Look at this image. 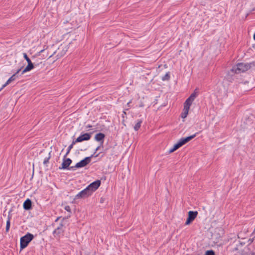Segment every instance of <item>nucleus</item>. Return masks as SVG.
<instances>
[{
	"label": "nucleus",
	"instance_id": "f257e3e1",
	"mask_svg": "<svg viewBox=\"0 0 255 255\" xmlns=\"http://www.w3.org/2000/svg\"><path fill=\"white\" fill-rule=\"evenodd\" d=\"M251 67V64L240 63L232 69L233 72L236 73H240L245 72Z\"/></svg>",
	"mask_w": 255,
	"mask_h": 255
},
{
	"label": "nucleus",
	"instance_id": "f03ea898",
	"mask_svg": "<svg viewBox=\"0 0 255 255\" xmlns=\"http://www.w3.org/2000/svg\"><path fill=\"white\" fill-rule=\"evenodd\" d=\"M197 89H195L194 92L189 96V97L185 101L184 106V112H189L190 110V107L192 103L194 101L195 98L198 96V92Z\"/></svg>",
	"mask_w": 255,
	"mask_h": 255
},
{
	"label": "nucleus",
	"instance_id": "7ed1b4c3",
	"mask_svg": "<svg viewBox=\"0 0 255 255\" xmlns=\"http://www.w3.org/2000/svg\"><path fill=\"white\" fill-rule=\"evenodd\" d=\"M34 236L30 233H27L20 239V246L21 249L26 248L29 243L33 239Z\"/></svg>",
	"mask_w": 255,
	"mask_h": 255
},
{
	"label": "nucleus",
	"instance_id": "20e7f679",
	"mask_svg": "<svg viewBox=\"0 0 255 255\" xmlns=\"http://www.w3.org/2000/svg\"><path fill=\"white\" fill-rule=\"evenodd\" d=\"M91 156L87 157L80 162H78L75 166H71L69 168V169H73L74 168H81L86 166L91 162Z\"/></svg>",
	"mask_w": 255,
	"mask_h": 255
},
{
	"label": "nucleus",
	"instance_id": "39448f33",
	"mask_svg": "<svg viewBox=\"0 0 255 255\" xmlns=\"http://www.w3.org/2000/svg\"><path fill=\"white\" fill-rule=\"evenodd\" d=\"M24 58L27 62L28 65L27 66L22 70L21 72V74H23L24 73L30 71L34 68L33 64L32 63L31 60L28 57L27 54L25 53H23Z\"/></svg>",
	"mask_w": 255,
	"mask_h": 255
},
{
	"label": "nucleus",
	"instance_id": "423d86ee",
	"mask_svg": "<svg viewBox=\"0 0 255 255\" xmlns=\"http://www.w3.org/2000/svg\"><path fill=\"white\" fill-rule=\"evenodd\" d=\"M92 194L91 193V191H90V190L89 188L86 187L85 189L80 192L78 194H77L74 199H81V198H85L89 196H90Z\"/></svg>",
	"mask_w": 255,
	"mask_h": 255
},
{
	"label": "nucleus",
	"instance_id": "0eeeda50",
	"mask_svg": "<svg viewBox=\"0 0 255 255\" xmlns=\"http://www.w3.org/2000/svg\"><path fill=\"white\" fill-rule=\"evenodd\" d=\"M188 216L185 222V225H189L195 219L197 216L198 212L190 211L188 212Z\"/></svg>",
	"mask_w": 255,
	"mask_h": 255
},
{
	"label": "nucleus",
	"instance_id": "6e6552de",
	"mask_svg": "<svg viewBox=\"0 0 255 255\" xmlns=\"http://www.w3.org/2000/svg\"><path fill=\"white\" fill-rule=\"evenodd\" d=\"M101 185L100 180H96L93 183H91L87 187L89 189L91 193H92L94 191H96Z\"/></svg>",
	"mask_w": 255,
	"mask_h": 255
},
{
	"label": "nucleus",
	"instance_id": "1a4fd4ad",
	"mask_svg": "<svg viewBox=\"0 0 255 255\" xmlns=\"http://www.w3.org/2000/svg\"><path fill=\"white\" fill-rule=\"evenodd\" d=\"M21 69H19L16 72L12 75L6 82V83L3 84L2 87L0 88V91L2 90L4 87H5L7 85H8L11 82L15 80L17 77V75L19 74V72L20 71Z\"/></svg>",
	"mask_w": 255,
	"mask_h": 255
},
{
	"label": "nucleus",
	"instance_id": "9d476101",
	"mask_svg": "<svg viewBox=\"0 0 255 255\" xmlns=\"http://www.w3.org/2000/svg\"><path fill=\"white\" fill-rule=\"evenodd\" d=\"M91 138L90 134L88 133H85L82 135H80L77 139L75 140L77 142H82L84 140H88L90 139Z\"/></svg>",
	"mask_w": 255,
	"mask_h": 255
},
{
	"label": "nucleus",
	"instance_id": "9b49d317",
	"mask_svg": "<svg viewBox=\"0 0 255 255\" xmlns=\"http://www.w3.org/2000/svg\"><path fill=\"white\" fill-rule=\"evenodd\" d=\"M105 135L101 132L97 133L95 136V139L101 142V145H103L104 143Z\"/></svg>",
	"mask_w": 255,
	"mask_h": 255
},
{
	"label": "nucleus",
	"instance_id": "f8f14e48",
	"mask_svg": "<svg viewBox=\"0 0 255 255\" xmlns=\"http://www.w3.org/2000/svg\"><path fill=\"white\" fill-rule=\"evenodd\" d=\"M72 162V160L70 158L64 159L62 163V167L59 169H67Z\"/></svg>",
	"mask_w": 255,
	"mask_h": 255
},
{
	"label": "nucleus",
	"instance_id": "ddd939ff",
	"mask_svg": "<svg viewBox=\"0 0 255 255\" xmlns=\"http://www.w3.org/2000/svg\"><path fill=\"white\" fill-rule=\"evenodd\" d=\"M23 208L25 210H29L31 208V201L27 199L23 203Z\"/></svg>",
	"mask_w": 255,
	"mask_h": 255
},
{
	"label": "nucleus",
	"instance_id": "4468645a",
	"mask_svg": "<svg viewBox=\"0 0 255 255\" xmlns=\"http://www.w3.org/2000/svg\"><path fill=\"white\" fill-rule=\"evenodd\" d=\"M46 153L47 155L45 156V157L44 159V160H43L44 164H46L47 163H48L49 160L50 159V158L51 157L50 152H45V151H42L41 152V153Z\"/></svg>",
	"mask_w": 255,
	"mask_h": 255
},
{
	"label": "nucleus",
	"instance_id": "2eb2a0df",
	"mask_svg": "<svg viewBox=\"0 0 255 255\" xmlns=\"http://www.w3.org/2000/svg\"><path fill=\"white\" fill-rule=\"evenodd\" d=\"M182 145H181L180 143L179 142V141L176 144H175L174 146L171 148L168 152L169 153H171L172 152H173L174 151H175L176 150H177L178 148H179L180 147H181Z\"/></svg>",
	"mask_w": 255,
	"mask_h": 255
},
{
	"label": "nucleus",
	"instance_id": "dca6fc26",
	"mask_svg": "<svg viewBox=\"0 0 255 255\" xmlns=\"http://www.w3.org/2000/svg\"><path fill=\"white\" fill-rule=\"evenodd\" d=\"M63 225L61 224L59 227H57L53 232V234L55 235H59L62 232Z\"/></svg>",
	"mask_w": 255,
	"mask_h": 255
},
{
	"label": "nucleus",
	"instance_id": "f3484780",
	"mask_svg": "<svg viewBox=\"0 0 255 255\" xmlns=\"http://www.w3.org/2000/svg\"><path fill=\"white\" fill-rule=\"evenodd\" d=\"M142 122V121L141 120H138V122H137V123L135 125V126L134 127V129L135 131H137L139 129Z\"/></svg>",
	"mask_w": 255,
	"mask_h": 255
},
{
	"label": "nucleus",
	"instance_id": "a211bd4d",
	"mask_svg": "<svg viewBox=\"0 0 255 255\" xmlns=\"http://www.w3.org/2000/svg\"><path fill=\"white\" fill-rule=\"evenodd\" d=\"M10 217L9 216H8V219L6 221V232H8L9 228H10Z\"/></svg>",
	"mask_w": 255,
	"mask_h": 255
},
{
	"label": "nucleus",
	"instance_id": "6ab92c4d",
	"mask_svg": "<svg viewBox=\"0 0 255 255\" xmlns=\"http://www.w3.org/2000/svg\"><path fill=\"white\" fill-rule=\"evenodd\" d=\"M76 142H77L76 140L73 141L72 143L69 146L67 152L66 153V155H67L69 153L70 150L73 148V145L75 144Z\"/></svg>",
	"mask_w": 255,
	"mask_h": 255
},
{
	"label": "nucleus",
	"instance_id": "aec40b11",
	"mask_svg": "<svg viewBox=\"0 0 255 255\" xmlns=\"http://www.w3.org/2000/svg\"><path fill=\"white\" fill-rule=\"evenodd\" d=\"M170 79V75L169 73H167L164 76H163L162 78V80L163 81H167L169 80Z\"/></svg>",
	"mask_w": 255,
	"mask_h": 255
},
{
	"label": "nucleus",
	"instance_id": "412c9836",
	"mask_svg": "<svg viewBox=\"0 0 255 255\" xmlns=\"http://www.w3.org/2000/svg\"><path fill=\"white\" fill-rule=\"evenodd\" d=\"M188 142V140H187V138H181L180 141H179V142L180 143L181 145L182 146L183 144H185L186 142Z\"/></svg>",
	"mask_w": 255,
	"mask_h": 255
},
{
	"label": "nucleus",
	"instance_id": "4be33fe9",
	"mask_svg": "<svg viewBox=\"0 0 255 255\" xmlns=\"http://www.w3.org/2000/svg\"><path fill=\"white\" fill-rule=\"evenodd\" d=\"M205 255H215V252L213 250L207 251Z\"/></svg>",
	"mask_w": 255,
	"mask_h": 255
},
{
	"label": "nucleus",
	"instance_id": "5701e85b",
	"mask_svg": "<svg viewBox=\"0 0 255 255\" xmlns=\"http://www.w3.org/2000/svg\"><path fill=\"white\" fill-rule=\"evenodd\" d=\"M188 114V113H182L181 117L184 119L187 117Z\"/></svg>",
	"mask_w": 255,
	"mask_h": 255
},
{
	"label": "nucleus",
	"instance_id": "b1692460",
	"mask_svg": "<svg viewBox=\"0 0 255 255\" xmlns=\"http://www.w3.org/2000/svg\"><path fill=\"white\" fill-rule=\"evenodd\" d=\"M195 136H196V134H194L193 135H192L191 136L187 137L186 138L187 139L188 141H189L190 140H191L192 139H193Z\"/></svg>",
	"mask_w": 255,
	"mask_h": 255
},
{
	"label": "nucleus",
	"instance_id": "393cba45",
	"mask_svg": "<svg viewBox=\"0 0 255 255\" xmlns=\"http://www.w3.org/2000/svg\"><path fill=\"white\" fill-rule=\"evenodd\" d=\"M195 136H196V134H194L193 135H192L191 136L187 137L186 138L187 139L188 141H189L190 140H191L192 139H193Z\"/></svg>",
	"mask_w": 255,
	"mask_h": 255
},
{
	"label": "nucleus",
	"instance_id": "a878e982",
	"mask_svg": "<svg viewBox=\"0 0 255 255\" xmlns=\"http://www.w3.org/2000/svg\"><path fill=\"white\" fill-rule=\"evenodd\" d=\"M65 210L69 212V213L71 212V209L69 206H66L64 208Z\"/></svg>",
	"mask_w": 255,
	"mask_h": 255
},
{
	"label": "nucleus",
	"instance_id": "bb28decb",
	"mask_svg": "<svg viewBox=\"0 0 255 255\" xmlns=\"http://www.w3.org/2000/svg\"><path fill=\"white\" fill-rule=\"evenodd\" d=\"M126 114H127V113H126V112L123 113V114L122 115V117H123V118H124L125 116L126 115Z\"/></svg>",
	"mask_w": 255,
	"mask_h": 255
},
{
	"label": "nucleus",
	"instance_id": "cd10ccee",
	"mask_svg": "<svg viewBox=\"0 0 255 255\" xmlns=\"http://www.w3.org/2000/svg\"><path fill=\"white\" fill-rule=\"evenodd\" d=\"M100 146H98V147L96 148V151H98V150L100 149Z\"/></svg>",
	"mask_w": 255,
	"mask_h": 255
},
{
	"label": "nucleus",
	"instance_id": "c85d7f7f",
	"mask_svg": "<svg viewBox=\"0 0 255 255\" xmlns=\"http://www.w3.org/2000/svg\"><path fill=\"white\" fill-rule=\"evenodd\" d=\"M123 122L124 124L126 126V124H125V120H123Z\"/></svg>",
	"mask_w": 255,
	"mask_h": 255
},
{
	"label": "nucleus",
	"instance_id": "c756f323",
	"mask_svg": "<svg viewBox=\"0 0 255 255\" xmlns=\"http://www.w3.org/2000/svg\"><path fill=\"white\" fill-rule=\"evenodd\" d=\"M251 255H255V253H252Z\"/></svg>",
	"mask_w": 255,
	"mask_h": 255
},
{
	"label": "nucleus",
	"instance_id": "7c9ffc66",
	"mask_svg": "<svg viewBox=\"0 0 255 255\" xmlns=\"http://www.w3.org/2000/svg\"><path fill=\"white\" fill-rule=\"evenodd\" d=\"M254 39L255 40V34L254 35Z\"/></svg>",
	"mask_w": 255,
	"mask_h": 255
},
{
	"label": "nucleus",
	"instance_id": "2f4dec72",
	"mask_svg": "<svg viewBox=\"0 0 255 255\" xmlns=\"http://www.w3.org/2000/svg\"><path fill=\"white\" fill-rule=\"evenodd\" d=\"M98 155H99V154H98L96 155H95V157H97Z\"/></svg>",
	"mask_w": 255,
	"mask_h": 255
},
{
	"label": "nucleus",
	"instance_id": "473e14b6",
	"mask_svg": "<svg viewBox=\"0 0 255 255\" xmlns=\"http://www.w3.org/2000/svg\"><path fill=\"white\" fill-rule=\"evenodd\" d=\"M251 242H253V240H251Z\"/></svg>",
	"mask_w": 255,
	"mask_h": 255
}]
</instances>
